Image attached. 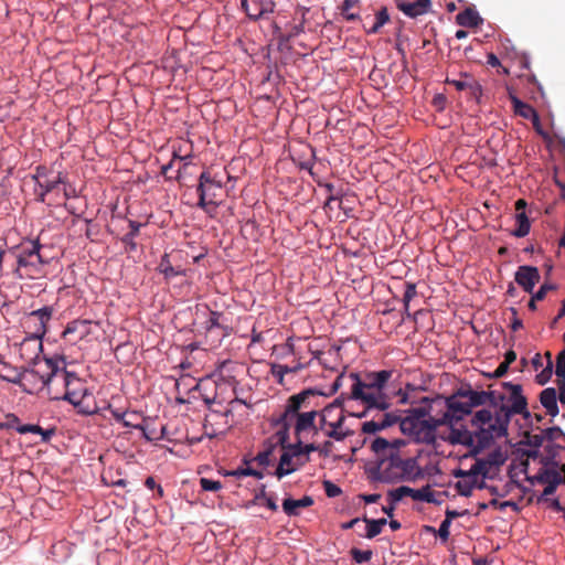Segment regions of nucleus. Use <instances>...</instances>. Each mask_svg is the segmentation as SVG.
Listing matches in <instances>:
<instances>
[{"instance_id":"obj_1","label":"nucleus","mask_w":565,"mask_h":565,"mask_svg":"<svg viewBox=\"0 0 565 565\" xmlns=\"http://www.w3.org/2000/svg\"><path fill=\"white\" fill-rule=\"evenodd\" d=\"M559 438L565 439V435L558 427L541 429L537 434H532V460H540L544 467L532 477V486H544L542 499L547 500V495L555 492L563 478L557 470L555 458L561 449L556 444Z\"/></svg>"},{"instance_id":"obj_2","label":"nucleus","mask_w":565,"mask_h":565,"mask_svg":"<svg viewBox=\"0 0 565 565\" xmlns=\"http://www.w3.org/2000/svg\"><path fill=\"white\" fill-rule=\"evenodd\" d=\"M455 424H447V430L440 435V438L451 445L467 446L473 454H478L492 440L505 435V422L493 418L488 409H481L475 414L471 419L472 429L457 428Z\"/></svg>"},{"instance_id":"obj_3","label":"nucleus","mask_w":565,"mask_h":565,"mask_svg":"<svg viewBox=\"0 0 565 565\" xmlns=\"http://www.w3.org/2000/svg\"><path fill=\"white\" fill-rule=\"evenodd\" d=\"M419 473L415 458H402L401 455L390 460H381L371 469V478L384 483L414 480Z\"/></svg>"},{"instance_id":"obj_4","label":"nucleus","mask_w":565,"mask_h":565,"mask_svg":"<svg viewBox=\"0 0 565 565\" xmlns=\"http://www.w3.org/2000/svg\"><path fill=\"white\" fill-rule=\"evenodd\" d=\"M41 247L42 246L38 241H30L17 253H13L15 256V264L12 271L18 278L34 279L42 275V267L46 262L40 254Z\"/></svg>"},{"instance_id":"obj_5","label":"nucleus","mask_w":565,"mask_h":565,"mask_svg":"<svg viewBox=\"0 0 565 565\" xmlns=\"http://www.w3.org/2000/svg\"><path fill=\"white\" fill-rule=\"evenodd\" d=\"M60 363L64 364V360L39 358L30 363L31 369L24 371V380L34 383L38 380L40 388H46L47 394L52 395L54 384L64 375L65 369Z\"/></svg>"},{"instance_id":"obj_6","label":"nucleus","mask_w":565,"mask_h":565,"mask_svg":"<svg viewBox=\"0 0 565 565\" xmlns=\"http://www.w3.org/2000/svg\"><path fill=\"white\" fill-rule=\"evenodd\" d=\"M348 377L352 382L350 398L360 401L365 406L364 412L359 414L358 417H364L372 409L384 412L390 408V397L385 392L379 388H369L362 384L358 373L352 372Z\"/></svg>"},{"instance_id":"obj_7","label":"nucleus","mask_w":565,"mask_h":565,"mask_svg":"<svg viewBox=\"0 0 565 565\" xmlns=\"http://www.w3.org/2000/svg\"><path fill=\"white\" fill-rule=\"evenodd\" d=\"M57 384L64 387V393L62 395L52 393L51 398L67 401L75 407H79V412L83 414L90 415L95 413V408L85 404L92 395L86 384L78 376L64 370V375L60 377Z\"/></svg>"},{"instance_id":"obj_8","label":"nucleus","mask_w":565,"mask_h":565,"mask_svg":"<svg viewBox=\"0 0 565 565\" xmlns=\"http://www.w3.org/2000/svg\"><path fill=\"white\" fill-rule=\"evenodd\" d=\"M414 412L417 414L416 416L406 417L401 420V430L418 443H433L436 438V429L443 426V420L434 417L424 418L426 412L423 408L415 409Z\"/></svg>"},{"instance_id":"obj_9","label":"nucleus","mask_w":565,"mask_h":565,"mask_svg":"<svg viewBox=\"0 0 565 565\" xmlns=\"http://www.w3.org/2000/svg\"><path fill=\"white\" fill-rule=\"evenodd\" d=\"M222 182L216 180L209 171H203L199 178L196 191L199 193L198 206L212 214L218 206L216 198L222 191Z\"/></svg>"},{"instance_id":"obj_10","label":"nucleus","mask_w":565,"mask_h":565,"mask_svg":"<svg viewBox=\"0 0 565 565\" xmlns=\"http://www.w3.org/2000/svg\"><path fill=\"white\" fill-rule=\"evenodd\" d=\"M530 430H524L523 440L512 452V459L509 468L510 478L514 482L530 481Z\"/></svg>"},{"instance_id":"obj_11","label":"nucleus","mask_w":565,"mask_h":565,"mask_svg":"<svg viewBox=\"0 0 565 565\" xmlns=\"http://www.w3.org/2000/svg\"><path fill=\"white\" fill-rule=\"evenodd\" d=\"M504 386L509 393V401L507 405L501 407V411L504 412L503 416H499L498 414L493 416V418H499L500 420L505 422V428L508 427L509 416L511 414H523L525 418L530 416V413L526 411L527 401L526 397L522 395V386L519 384L504 383Z\"/></svg>"},{"instance_id":"obj_12","label":"nucleus","mask_w":565,"mask_h":565,"mask_svg":"<svg viewBox=\"0 0 565 565\" xmlns=\"http://www.w3.org/2000/svg\"><path fill=\"white\" fill-rule=\"evenodd\" d=\"M480 469V463H473L469 470L458 469L454 472L456 478H460L456 483L459 494L470 497L475 488H483L484 479L481 478Z\"/></svg>"},{"instance_id":"obj_13","label":"nucleus","mask_w":565,"mask_h":565,"mask_svg":"<svg viewBox=\"0 0 565 565\" xmlns=\"http://www.w3.org/2000/svg\"><path fill=\"white\" fill-rule=\"evenodd\" d=\"M466 395L463 392H459L458 390L447 397L446 405L447 411L444 413L440 420L444 424H452L457 423L463 418V416L469 415L471 413V407L468 405L467 401L463 398Z\"/></svg>"},{"instance_id":"obj_14","label":"nucleus","mask_w":565,"mask_h":565,"mask_svg":"<svg viewBox=\"0 0 565 565\" xmlns=\"http://www.w3.org/2000/svg\"><path fill=\"white\" fill-rule=\"evenodd\" d=\"M52 316L53 308L49 306L31 311L24 322L31 331V335L42 339L47 331V323Z\"/></svg>"},{"instance_id":"obj_15","label":"nucleus","mask_w":565,"mask_h":565,"mask_svg":"<svg viewBox=\"0 0 565 565\" xmlns=\"http://www.w3.org/2000/svg\"><path fill=\"white\" fill-rule=\"evenodd\" d=\"M319 393L315 390L308 388L298 394L290 396L287 401L285 412L281 414V420H292L295 416L300 414L301 408H308L310 397H315Z\"/></svg>"},{"instance_id":"obj_16","label":"nucleus","mask_w":565,"mask_h":565,"mask_svg":"<svg viewBox=\"0 0 565 565\" xmlns=\"http://www.w3.org/2000/svg\"><path fill=\"white\" fill-rule=\"evenodd\" d=\"M405 441L401 439H394L393 441H388L385 438L377 437L371 444V449L375 454L376 465L381 460H390L395 456L399 455L401 446H404Z\"/></svg>"},{"instance_id":"obj_17","label":"nucleus","mask_w":565,"mask_h":565,"mask_svg":"<svg viewBox=\"0 0 565 565\" xmlns=\"http://www.w3.org/2000/svg\"><path fill=\"white\" fill-rule=\"evenodd\" d=\"M505 460V455L500 449H495L488 454L486 458L478 459L475 463H480L481 469L479 471L482 479H493Z\"/></svg>"},{"instance_id":"obj_18","label":"nucleus","mask_w":565,"mask_h":565,"mask_svg":"<svg viewBox=\"0 0 565 565\" xmlns=\"http://www.w3.org/2000/svg\"><path fill=\"white\" fill-rule=\"evenodd\" d=\"M241 6L248 19L253 21L266 18L275 11L276 7L273 0H242Z\"/></svg>"},{"instance_id":"obj_19","label":"nucleus","mask_w":565,"mask_h":565,"mask_svg":"<svg viewBox=\"0 0 565 565\" xmlns=\"http://www.w3.org/2000/svg\"><path fill=\"white\" fill-rule=\"evenodd\" d=\"M458 391L465 393L466 396L463 398L467 401V403L471 407V409L473 407L484 405L488 402L495 403L497 398H501V399L503 398L500 394L497 396L494 391H489V392L480 391L479 392V391L472 390V387L468 384L461 385L458 388Z\"/></svg>"},{"instance_id":"obj_20","label":"nucleus","mask_w":565,"mask_h":565,"mask_svg":"<svg viewBox=\"0 0 565 565\" xmlns=\"http://www.w3.org/2000/svg\"><path fill=\"white\" fill-rule=\"evenodd\" d=\"M308 461L309 458H305L298 461L296 460V457L291 452H288L286 449H284V452L280 456L279 463L275 471V476L278 479H281L282 477L295 472L299 467L303 466Z\"/></svg>"},{"instance_id":"obj_21","label":"nucleus","mask_w":565,"mask_h":565,"mask_svg":"<svg viewBox=\"0 0 565 565\" xmlns=\"http://www.w3.org/2000/svg\"><path fill=\"white\" fill-rule=\"evenodd\" d=\"M42 349V339L30 335L25 338L20 344V356L30 364L31 362L41 358L40 354Z\"/></svg>"},{"instance_id":"obj_22","label":"nucleus","mask_w":565,"mask_h":565,"mask_svg":"<svg viewBox=\"0 0 565 565\" xmlns=\"http://www.w3.org/2000/svg\"><path fill=\"white\" fill-rule=\"evenodd\" d=\"M545 358L546 365H544L543 358L540 353H536L532 358V370L536 372L539 369H542V371L536 375V381L540 385H544L553 374V362L551 353L546 352Z\"/></svg>"},{"instance_id":"obj_23","label":"nucleus","mask_w":565,"mask_h":565,"mask_svg":"<svg viewBox=\"0 0 565 565\" xmlns=\"http://www.w3.org/2000/svg\"><path fill=\"white\" fill-rule=\"evenodd\" d=\"M393 372L388 370H382L377 372H366L362 377L360 376V382L366 385L369 388H379L384 392L390 379L392 377Z\"/></svg>"},{"instance_id":"obj_24","label":"nucleus","mask_w":565,"mask_h":565,"mask_svg":"<svg viewBox=\"0 0 565 565\" xmlns=\"http://www.w3.org/2000/svg\"><path fill=\"white\" fill-rule=\"evenodd\" d=\"M430 4V0L396 1V7L398 8V10H401L404 14H406L409 18H416L425 14L426 12H428Z\"/></svg>"},{"instance_id":"obj_25","label":"nucleus","mask_w":565,"mask_h":565,"mask_svg":"<svg viewBox=\"0 0 565 565\" xmlns=\"http://www.w3.org/2000/svg\"><path fill=\"white\" fill-rule=\"evenodd\" d=\"M318 413L316 411H308L295 416V434L300 437L303 431L316 429L315 419Z\"/></svg>"},{"instance_id":"obj_26","label":"nucleus","mask_w":565,"mask_h":565,"mask_svg":"<svg viewBox=\"0 0 565 565\" xmlns=\"http://www.w3.org/2000/svg\"><path fill=\"white\" fill-rule=\"evenodd\" d=\"M77 334V340H83L90 333V321L85 319H76L67 323L63 331V338L70 334Z\"/></svg>"},{"instance_id":"obj_27","label":"nucleus","mask_w":565,"mask_h":565,"mask_svg":"<svg viewBox=\"0 0 565 565\" xmlns=\"http://www.w3.org/2000/svg\"><path fill=\"white\" fill-rule=\"evenodd\" d=\"M0 379L13 384H20L24 380V372L6 362L0 355Z\"/></svg>"},{"instance_id":"obj_28","label":"nucleus","mask_w":565,"mask_h":565,"mask_svg":"<svg viewBox=\"0 0 565 565\" xmlns=\"http://www.w3.org/2000/svg\"><path fill=\"white\" fill-rule=\"evenodd\" d=\"M483 22L478 11L473 8H466L456 15V23L463 28H477Z\"/></svg>"},{"instance_id":"obj_29","label":"nucleus","mask_w":565,"mask_h":565,"mask_svg":"<svg viewBox=\"0 0 565 565\" xmlns=\"http://www.w3.org/2000/svg\"><path fill=\"white\" fill-rule=\"evenodd\" d=\"M312 504L313 499L310 495H305L299 500L287 498L282 501V510L289 516L298 515L299 509L308 508Z\"/></svg>"},{"instance_id":"obj_30","label":"nucleus","mask_w":565,"mask_h":565,"mask_svg":"<svg viewBox=\"0 0 565 565\" xmlns=\"http://www.w3.org/2000/svg\"><path fill=\"white\" fill-rule=\"evenodd\" d=\"M292 424V420H281V416L277 419L276 426H278V430L273 435V444L277 447L278 445L285 449L288 445H286L289 438V428Z\"/></svg>"},{"instance_id":"obj_31","label":"nucleus","mask_w":565,"mask_h":565,"mask_svg":"<svg viewBox=\"0 0 565 565\" xmlns=\"http://www.w3.org/2000/svg\"><path fill=\"white\" fill-rule=\"evenodd\" d=\"M540 401L548 415L555 416L558 413L557 396L554 388H545L542 391Z\"/></svg>"},{"instance_id":"obj_32","label":"nucleus","mask_w":565,"mask_h":565,"mask_svg":"<svg viewBox=\"0 0 565 565\" xmlns=\"http://www.w3.org/2000/svg\"><path fill=\"white\" fill-rule=\"evenodd\" d=\"M141 223L130 220L129 228L130 231L121 238V242L125 244V249L128 253H132L137 250V243L135 241L136 236H138Z\"/></svg>"},{"instance_id":"obj_33","label":"nucleus","mask_w":565,"mask_h":565,"mask_svg":"<svg viewBox=\"0 0 565 565\" xmlns=\"http://www.w3.org/2000/svg\"><path fill=\"white\" fill-rule=\"evenodd\" d=\"M276 449L273 444V438H268L263 443V450L257 454L254 460L263 467H267L271 463V456Z\"/></svg>"},{"instance_id":"obj_34","label":"nucleus","mask_w":565,"mask_h":565,"mask_svg":"<svg viewBox=\"0 0 565 565\" xmlns=\"http://www.w3.org/2000/svg\"><path fill=\"white\" fill-rule=\"evenodd\" d=\"M158 269L164 276L166 279H170L172 277L184 274L183 269L175 268L172 266L168 254H164L161 257Z\"/></svg>"},{"instance_id":"obj_35","label":"nucleus","mask_w":565,"mask_h":565,"mask_svg":"<svg viewBox=\"0 0 565 565\" xmlns=\"http://www.w3.org/2000/svg\"><path fill=\"white\" fill-rule=\"evenodd\" d=\"M516 228L511 234L515 237H524L530 233V220L525 211H521L515 215Z\"/></svg>"},{"instance_id":"obj_36","label":"nucleus","mask_w":565,"mask_h":565,"mask_svg":"<svg viewBox=\"0 0 565 565\" xmlns=\"http://www.w3.org/2000/svg\"><path fill=\"white\" fill-rule=\"evenodd\" d=\"M412 499L416 501H424L427 503H440L436 499V493L431 490L430 486H425L420 489H413L412 488Z\"/></svg>"},{"instance_id":"obj_37","label":"nucleus","mask_w":565,"mask_h":565,"mask_svg":"<svg viewBox=\"0 0 565 565\" xmlns=\"http://www.w3.org/2000/svg\"><path fill=\"white\" fill-rule=\"evenodd\" d=\"M344 416L341 411H339L338 418L329 424L330 429L326 431V435L329 438L335 439L338 441L343 440L347 437L345 433L339 431V428L343 425Z\"/></svg>"},{"instance_id":"obj_38","label":"nucleus","mask_w":565,"mask_h":565,"mask_svg":"<svg viewBox=\"0 0 565 565\" xmlns=\"http://www.w3.org/2000/svg\"><path fill=\"white\" fill-rule=\"evenodd\" d=\"M224 316L222 312L218 311H210L209 318L204 322V328L207 332L213 331L214 329H226V326L223 323Z\"/></svg>"},{"instance_id":"obj_39","label":"nucleus","mask_w":565,"mask_h":565,"mask_svg":"<svg viewBox=\"0 0 565 565\" xmlns=\"http://www.w3.org/2000/svg\"><path fill=\"white\" fill-rule=\"evenodd\" d=\"M64 183H65V179L62 175V173L58 172L57 175H55V177H52V178L49 177L47 179L41 180V182L38 183L36 186L40 190H43L44 193H50V192L54 191L58 184H64Z\"/></svg>"},{"instance_id":"obj_40","label":"nucleus","mask_w":565,"mask_h":565,"mask_svg":"<svg viewBox=\"0 0 565 565\" xmlns=\"http://www.w3.org/2000/svg\"><path fill=\"white\" fill-rule=\"evenodd\" d=\"M301 369V365H296L294 367H289L287 365L282 364H273L271 366V374L274 377L277 379L279 384H282V380L285 374L287 373H296Z\"/></svg>"},{"instance_id":"obj_41","label":"nucleus","mask_w":565,"mask_h":565,"mask_svg":"<svg viewBox=\"0 0 565 565\" xmlns=\"http://www.w3.org/2000/svg\"><path fill=\"white\" fill-rule=\"evenodd\" d=\"M515 281L530 292V265L520 266L515 274Z\"/></svg>"},{"instance_id":"obj_42","label":"nucleus","mask_w":565,"mask_h":565,"mask_svg":"<svg viewBox=\"0 0 565 565\" xmlns=\"http://www.w3.org/2000/svg\"><path fill=\"white\" fill-rule=\"evenodd\" d=\"M124 426L128 427V428H135V429L141 430L143 434V437L147 440H158L161 438V436L157 434L156 429H148V427L145 426L143 424L125 422Z\"/></svg>"},{"instance_id":"obj_43","label":"nucleus","mask_w":565,"mask_h":565,"mask_svg":"<svg viewBox=\"0 0 565 565\" xmlns=\"http://www.w3.org/2000/svg\"><path fill=\"white\" fill-rule=\"evenodd\" d=\"M532 128L543 138V140L546 142V145L550 147L552 143V136L548 131L544 130L540 124L539 115L532 108Z\"/></svg>"},{"instance_id":"obj_44","label":"nucleus","mask_w":565,"mask_h":565,"mask_svg":"<svg viewBox=\"0 0 565 565\" xmlns=\"http://www.w3.org/2000/svg\"><path fill=\"white\" fill-rule=\"evenodd\" d=\"M388 500L393 503H397L401 501L404 497H411L412 498V488L407 486H402L397 489L390 490L387 493Z\"/></svg>"},{"instance_id":"obj_45","label":"nucleus","mask_w":565,"mask_h":565,"mask_svg":"<svg viewBox=\"0 0 565 565\" xmlns=\"http://www.w3.org/2000/svg\"><path fill=\"white\" fill-rule=\"evenodd\" d=\"M510 98L514 114L523 118H530V105L521 102L516 96L511 95Z\"/></svg>"},{"instance_id":"obj_46","label":"nucleus","mask_w":565,"mask_h":565,"mask_svg":"<svg viewBox=\"0 0 565 565\" xmlns=\"http://www.w3.org/2000/svg\"><path fill=\"white\" fill-rule=\"evenodd\" d=\"M390 20V15L387 12L386 7H383L377 13H376V21L374 25L369 30V33H377L379 30L387 23Z\"/></svg>"},{"instance_id":"obj_47","label":"nucleus","mask_w":565,"mask_h":565,"mask_svg":"<svg viewBox=\"0 0 565 565\" xmlns=\"http://www.w3.org/2000/svg\"><path fill=\"white\" fill-rule=\"evenodd\" d=\"M189 158H190V156L182 157V156H179L177 152H173L172 160L168 164L162 166L161 173L163 175H168V172L172 169L175 160L184 161L183 166L180 167L177 171V173H178L177 178H179V173L181 172V169L185 168L189 164V161H188Z\"/></svg>"},{"instance_id":"obj_48","label":"nucleus","mask_w":565,"mask_h":565,"mask_svg":"<svg viewBox=\"0 0 565 565\" xmlns=\"http://www.w3.org/2000/svg\"><path fill=\"white\" fill-rule=\"evenodd\" d=\"M402 419L403 418H401L398 415L394 413H384L381 415L377 422H380L383 429H386L388 427L394 426L397 423L401 425Z\"/></svg>"},{"instance_id":"obj_49","label":"nucleus","mask_w":565,"mask_h":565,"mask_svg":"<svg viewBox=\"0 0 565 565\" xmlns=\"http://www.w3.org/2000/svg\"><path fill=\"white\" fill-rule=\"evenodd\" d=\"M351 555H352V558L358 563V564H363V563H366L369 562L371 558H372V551L371 550H359V548H352L351 550Z\"/></svg>"},{"instance_id":"obj_50","label":"nucleus","mask_w":565,"mask_h":565,"mask_svg":"<svg viewBox=\"0 0 565 565\" xmlns=\"http://www.w3.org/2000/svg\"><path fill=\"white\" fill-rule=\"evenodd\" d=\"M417 295L416 285L413 282L405 284V291L403 296L404 309L408 311L411 300Z\"/></svg>"},{"instance_id":"obj_51","label":"nucleus","mask_w":565,"mask_h":565,"mask_svg":"<svg viewBox=\"0 0 565 565\" xmlns=\"http://www.w3.org/2000/svg\"><path fill=\"white\" fill-rule=\"evenodd\" d=\"M363 521L366 523V533L364 535L366 539H373L382 532V529L374 522L373 519L364 516Z\"/></svg>"},{"instance_id":"obj_52","label":"nucleus","mask_w":565,"mask_h":565,"mask_svg":"<svg viewBox=\"0 0 565 565\" xmlns=\"http://www.w3.org/2000/svg\"><path fill=\"white\" fill-rule=\"evenodd\" d=\"M555 289V286L552 284H544L540 287V289L532 294V310L535 308L534 301H541L545 298L546 294L551 290Z\"/></svg>"},{"instance_id":"obj_53","label":"nucleus","mask_w":565,"mask_h":565,"mask_svg":"<svg viewBox=\"0 0 565 565\" xmlns=\"http://www.w3.org/2000/svg\"><path fill=\"white\" fill-rule=\"evenodd\" d=\"M341 411L337 404H331L323 408L321 412V426L320 428L323 429L324 426H329L331 422H328V418L332 416V413Z\"/></svg>"},{"instance_id":"obj_54","label":"nucleus","mask_w":565,"mask_h":565,"mask_svg":"<svg viewBox=\"0 0 565 565\" xmlns=\"http://www.w3.org/2000/svg\"><path fill=\"white\" fill-rule=\"evenodd\" d=\"M303 448V445L300 440V437H298V441L297 444L295 445H288L285 449L288 451V452H291L295 457H296V460H301V459H305L307 458L305 456V450L302 449Z\"/></svg>"},{"instance_id":"obj_55","label":"nucleus","mask_w":565,"mask_h":565,"mask_svg":"<svg viewBox=\"0 0 565 565\" xmlns=\"http://www.w3.org/2000/svg\"><path fill=\"white\" fill-rule=\"evenodd\" d=\"M362 433L364 434H375L380 430H383L380 422L377 419H372L369 422H364L361 427Z\"/></svg>"},{"instance_id":"obj_56","label":"nucleus","mask_w":565,"mask_h":565,"mask_svg":"<svg viewBox=\"0 0 565 565\" xmlns=\"http://www.w3.org/2000/svg\"><path fill=\"white\" fill-rule=\"evenodd\" d=\"M200 484L204 491H218L220 489H222V483L218 480L201 478Z\"/></svg>"},{"instance_id":"obj_57","label":"nucleus","mask_w":565,"mask_h":565,"mask_svg":"<svg viewBox=\"0 0 565 565\" xmlns=\"http://www.w3.org/2000/svg\"><path fill=\"white\" fill-rule=\"evenodd\" d=\"M231 475L235 476V477L253 476L257 479H263V477H264L262 471L255 470L253 468H238L237 470L233 471Z\"/></svg>"},{"instance_id":"obj_58","label":"nucleus","mask_w":565,"mask_h":565,"mask_svg":"<svg viewBox=\"0 0 565 565\" xmlns=\"http://www.w3.org/2000/svg\"><path fill=\"white\" fill-rule=\"evenodd\" d=\"M323 488L327 497L329 498H335L342 493V490L329 480L323 481Z\"/></svg>"},{"instance_id":"obj_59","label":"nucleus","mask_w":565,"mask_h":565,"mask_svg":"<svg viewBox=\"0 0 565 565\" xmlns=\"http://www.w3.org/2000/svg\"><path fill=\"white\" fill-rule=\"evenodd\" d=\"M462 76L465 77V79L447 78L446 83L454 85L457 90H466L468 88V83H469L470 76L468 74H462Z\"/></svg>"},{"instance_id":"obj_60","label":"nucleus","mask_w":565,"mask_h":565,"mask_svg":"<svg viewBox=\"0 0 565 565\" xmlns=\"http://www.w3.org/2000/svg\"><path fill=\"white\" fill-rule=\"evenodd\" d=\"M51 172L45 166H38L35 168V173L32 175V179L35 181V184L40 183L41 180L47 179Z\"/></svg>"},{"instance_id":"obj_61","label":"nucleus","mask_w":565,"mask_h":565,"mask_svg":"<svg viewBox=\"0 0 565 565\" xmlns=\"http://www.w3.org/2000/svg\"><path fill=\"white\" fill-rule=\"evenodd\" d=\"M466 90H469V94L473 98H479L481 96V93H482L481 85L475 78H472L471 76L469 78L468 88Z\"/></svg>"},{"instance_id":"obj_62","label":"nucleus","mask_w":565,"mask_h":565,"mask_svg":"<svg viewBox=\"0 0 565 565\" xmlns=\"http://www.w3.org/2000/svg\"><path fill=\"white\" fill-rule=\"evenodd\" d=\"M17 431L20 434H26V433L36 434V433H42V427L39 425L26 424V425L19 426L17 428Z\"/></svg>"},{"instance_id":"obj_63","label":"nucleus","mask_w":565,"mask_h":565,"mask_svg":"<svg viewBox=\"0 0 565 565\" xmlns=\"http://www.w3.org/2000/svg\"><path fill=\"white\" fill-rule=\"evenodd\" d=\"M256 499H264L266 507L271 511H277L278 505L275 502L274 498L267 497L265 491L263 490L259 495L256 497Z\"/></svg>"},{"instance_id":"obj_64","label":"nucleus","mask_w":565,"mask_h":565,"mask_svg":"<svg viewBox=\"0 0 565 565\" xmlns=\"http://www.w3.org/2000/svg\"><path fill=\"white\" fill-rule=\"evenodd\" d=\"M449 527L450 523L449 521H443L438 529V535L444 540H448L449 537Z\"/></svg>"}]
</instances>
